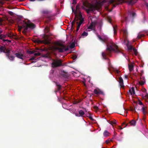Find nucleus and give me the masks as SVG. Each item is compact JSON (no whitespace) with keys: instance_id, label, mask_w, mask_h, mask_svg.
Wrapping results in <instances>:
<instances>
[{"instance_id":"f257e3e1","label":"nucleus","mask_w":148,"mask_h":148,"mask_svg":"<svg viewBox=\"0 0 148 148\" xmlns=\"http://www.w3.org/2000/svg\"><path fill=\"white\" fill-rule=\"evenodd\" d=\"M97 37L100 41L106 44L107 47L106 49L107 50L109 51L110 52L112 51L115 53H122L118 49V46L114 43L112 42L108 43V37L104 36L102 38L99 35H97Z\"/></svg>"},{"instance_id":"f03ea898","label":"nucleus","mask_w":148,"mask_h":148,"mask_svg":"<svg viewBox=\"0 0 148 148\" xmlns=\"http://www.w3.org/2000/svg\"><path fill=\"white\" fill-rule=\"evenodd\" d=\"M76 11L75 12V17L71 23V28L74 29L73 25L76 21V23L77 24V29L76 32H77L79 29L81 25L84 21V18L81 12H79V13L78 16L76 14Z\"/></svg>"},{"instance_id":"7ed1b4c3","label":"nucleus","mask_w":148,"mask_h":148,"mask_svg":"<svg viewBox=\"0 0 148 148\" xmlns=\"http://www.w3.org/2000/svg\"><path fill=\"white\" fill-rule=\"evenodd\" d=\"M125 3L129 5H133L135 2L134 0H109L108 3L112 4L113 8L116 7L117 5Z\"/></svg>"},{"instance_id":"20e7f679","label":"nucleus","mask_w":148,"mask_h":148,"mask_svg":"<svg viewBox=\"0 0 148 148\" xmlns=\"http://www.w3.org/2000/svg\"><path fill=\"white\" fill-rule=\"evenodd\" d=\"M28 23H27L26 21H23L21 23L22 26H18V31H20L23 27L24 28V30L22 31L23 33H25L27 31L28 28L31 29H33L35 28V25L33 23H30V21H28Z\"/></svg>"},{"instance_id":"39448f33","label":"nucleus","mask_w":148,"mask_h":148,"mask_svg":"<svg viewBox=\"0 0 148 148\" xmlns=\"http://www.w3.org/2000/svg\"><path fill=\"white\" fill-rule=\"evenodd\" d=\"M54 49L58 51L59 53H63L68 51L69 49L68 46H66L59 42H57L56 45L53 47Z\"/></svg>"},{"instance_id":"423d86ee","label":"nucleus","mask_w":148,"mask_h":148,"mask_svg":"<svg viewBox=\"0 0 148 148\" xmlns=\"http://www.w3.org/2000/svg\"><path fill=\"white\" fill-rule=\"evenodd\" d=\"M51 63V67L54 68L62 66V60L59 59H52Z\"/></svg>"},{"instance_id":"0eeeda50","label":"nucleus","mask_w":148,"mask_h":148,"mask_svg":"<svg viewBox=\"0 0 148 148\" xmlns=\"http://www.w3.org/2000/svg\"><path fill=\"white\" fill-rule=\"evenodd\" d=\"M51 13V11L47 9H43L40 11V14L41 15V18L43 19Z\"/></svg>"},{"instance_id":"6e6552de","label":"nucleus","mask_w":148,"mask_h":148,"mask_svg":"<svg viewBox=\"0 0 148 148\" xmlns=\"http://www.w3.org/2000/svg\"><path fill=\"white\" fill-rule=\"evenodd\" d=\"M34 42L38 44L44 43L45 44H49L50 43L49 41L45 39L44 40H41L39 39L35 40Z\"/></svg>"},{"instance_id":"1a4fd4ad","label":"nucleus","mask_w":148,"mask_h":148,"mask_svg":"<svg viewBox=\"0 0 148 148\" xmlns=\"http://www.w3.org/2000/svg\"><path fill=\"white\" fill-rule=\"evenodd\" d=\"M97 7L96 6H92L89 9H85L87 13H89L90 11L93 12L94 11L97 9Z\"/></svg>"},{"instance_id":"9d476101","label":"nucleus","mask_w":148,"mask_h":148,"mask_svg":"<svg viewBox=\"0 0 148 148\" xmlns=\"http://www.w3.org/2000/svg\"><path fill=\"white\" fill-rule=\"evenodd\" d=\"M60 74L61 76L65 78H68L69 77L68 73L64 71H61Z\"/></svg>"},{"instance_id":"9b49d317","label":"nucleus","mask_w":148,"mask_h":148,"mask_svg":"<svg viewBox=\"0 0 148 148\" xmlns=\"http://www.w3.org/2000/svg\"><path fill=\"white\" fill-rule=\"evenodd\" d=\"M123 36L124 37V42H125L126 41H127V37L128 35V32L126 29H124L123 30Z\"/></svg>"},{"instance_id":"f8f14e48","label":"nucleus","mask_w":148,"mask_h":148,"mask_svg":"<svg viewBox=\"0 0 148 148\" xmlns=\"http://www.w3.org/2000/svg\"><path fill=\"white\" fill-rule=\"evenodd\" d=\"M53 15H47L45 18H46L48 19L47 21H45V22L48 23L49 21L53 19Z\"/></svg>"},{"instance_id":"ddd939ff","label":"nucleus","mask_w":148,"mask_h":148,"mask_svg":"<svg viewBox=\"0 0 148 148\" xmlns=\"http://www.w3.org/2000/svg\"><path fill=\"white\" fill-rule=\"evenodd\" d=\"M145 82V78L144 77H140V81L139 82V84L141 85H144Z\"/></svg>"},{"instance_id":"4468645a","label":"nucleus","mask_w":148,"mask_h":148,"mask_svg":"<svg viewBox=\"0 0 148 148\" xmlns=\"http://www.w3.org/2000/svg\"><path fill=\"white\" fill-rule=\"evenodd\" d=\"M127 42L126 43V45L127 47V49L129 51H131L132 50L133 48L132 45H129V42L128 40L127 41Z\"/></svg>"},{"instance_id":"2eb2a0df","label":"nucleus","mask_w":148,"mask_h":148,"mask_svg":"<svg viewBox=\"0 0 148 148\" xmlns=\"http://www.w3.org/2000/svg\"><path fill=\"white\" fill-rule=\"evenodd\" d=\"M94 93L97 95H98L99 94H103V92L99 90H97V89H95L94 90Z\"/></svg>"},{"instance_id":"dca6fc26","label":"nucleus","mask_w":148,"mask_h":148,"mask_svg":"<svg viewBox=\"0 0 148 148\" xmlns=\"http://www.w3.org/2000/svg\"><path fill=\"white\" fill-rule=\"evenodd\" d=\"M119 83L121 87H124L123 85V80L121 77H120L119 78Z\"/></svg>"},{"instance_id":"f3484780","label":"nucleus","mask_w":148,"mask_h":148,"mask_svg":"<svg viewBox=\"0 0 148 148\" xmlns=\"http://www.w3.org/2000/svg\"><path fill=\"white\" fill-rule=\"evenodd\" d=\"M6 55L7 58L10 60L12 61L14 60L15 57L14 56H10V54L8 53L7 54H6Z\"/></svg>"},{"instance_id":"a211bd4d","label":"nucleus","mask_w":148,"mask_h":148,"mask_svg":"<svg viewBox=\"0 0 148 148\" xmlns=\"http://www.w3.org/2000/svg\"><path fill=\"white\" fill-rule=\"evenodd\" d=\"M15 55L16 57L18 58L21 59H23V55L22 54L19 53H16L15 54Z\"/></svg>"},{"instance_id":"6ab92c4d","label":"nucleus","mask_w":148,"mask_h":148,"mask_svg":"<svg viewBox=\"0 0 148 148\" xmlns=\"http://www.w3.org/2000/svg\"><path fill=\"white\" fill-rule=\"evenodd\" d=\"M110 133L106 130H105L103 133V136L106 137H107L110 136Z\"/></svg>"},{"instance_id":"aec40b11","label":"nucleus","mask_w":148,"mask_h":148,"mask_svg":"<svg viewBox=\"0 0 148 148\" xmlns=\"http://www.w3.org/2000/svg\"><path fill=\"white\" fill-rule=\"evenodd\" d=\"M72 12H74V13L75 14V12L76 11V14L77 15V16H78V15H77V10L79 9H80V6L79 5H77V6H76V10L75 11L74 10V9H73V8H72Z\"/></svg>"},{"instance_id":"412c9836","label":"nucleus","mask_w":148,"mask_h":148,"mask_svg":"<svg viewBox=\"0 0 148 148\" xmlns=\"http://www.w3.org/2000/svg\"><path fill=\"white\" fill-rule=\"evenodd\" d=\"M129 92L131 95H134L135 94L134 88V87H132L131 89H130Z\"/></svg>"},{"instance_id":"4be33fe9","label":"nucleus","mask_w":148,"mask_h":148,"mask_svg":"<svg viewBox=\"0 0 148 148\" xmlns=\"http://www.w3.org/2000/svg\"><path fill=\"white\" fill-rule=\"evenodd\" d=\"M6 49V48L5 47L2 46H0V51L1 52H5V50Z\"/></svg>"},{"instance_id":"5701e85b","label":"nucleus","mask_w":148,"mask_h":148,"mask_svg":"<svg viewBox=\"0 0 148 148\" xmlns=\"http://www.w3.org/2000/svg\"><path fill=\"white\" fill-rule=\"evenodd\" d=\"M129 123L130 124V125L134 126L136 125V121L133 119L130 121Z\"/></svg>"},{"instance_id":"b1692460","label":"nucleus","mask_w":148,"mask_h":148,"mask_svg":"<svg viewBox=\"0 0 148 148\" xmlns=\"http://www.w3.org/2000/svg\"><path fill=\"white\" fill-rule=\"evenodd\" d=\"M56 85L57 87V90H55V92H57V91H59L61 88V86L60 84H58L57 83H56Z\"/></svg>"},{"instance_id":"393cba45","label":"nucleus","mask_w":148,"mask_h":148,"mask_svg":"<svg viewBox=\"0 0 148 148\" xmlns=\"http://www.w3.org/2000/svg\"><path fill=\"white\" fill-rule=\"evenodd\" d=\"M8 36L10 37L11 39L13 38L15 36V35H14L13 33H9L8 34Z\"/></svg>"},{"instance_id":"a878e982","label":"nucleus","mask_w":148,"mask_h":148,"mask_svg":"<svg viewBox=\"0 0 148 148\" xmlns=\"http://www.w3.org/2000/svg\"><path fill=\"white\" fill-rule=\"evenodd\" d=\"M128 67L130 71L131 72L133 70L134 68V66L132 64L130 65L128 64Z\"/></svg>"},{"instance_id":"bb28decb","label":"nucleus","mask_w":148,"mask_h":148,"mask_svg":"<svg viewBox=\"0 0 148 148\" xmlns=\"http://www.w3.org/2000/svg\"><path fill=\"white\" fill-rule=\"evenodd\" d=\"M79 113L80 116H82L84 114V112L82 110H80L79 111Z\"/></svg>"},{"instance_id":"cd10ccee","label":"nucleus","mask_w":148,"mask_h":148,"mask_svg":"<svg viewBox=\"0 0 148 148\" xmlns=\"http://www.w3.org/2000/svg\"><path fill=\"white\" fill-rule=\"evenodd\" d=\"M113 28L114 30V35H115L116 34V28H117V26H113Z\"/></svg>"},{"instance_id":"c85d7f7f","label":"nucleus","mask_w":148,"mask_h":148,"mask_svg":"<svg viewBox=\"0 0 148 148\" xmlns=\"http://www.w3.org/2000/svg\"><path fill=\"white\" fill-rule=\"evenodd\" d=\"M97 23V22L96 21H92L91 23V24L94 26V27H95Z\"/></svg>"},{"instance_id":"c756f323","label":"nucleus","mask_w":148,"mask_h":148,"mask_svg":"<svg viewBox=\"0 0 148 148\" xmlns=\"http://www.w3.org/2000/svg\"><path fill=\"white\" fill-rule=\"evenodd\" d=\"M129 14L130 15L132 16L133 17H134L136 16V14L134 12H129Z\"/></svg>"},{"instance_id":"7c9ffc66","label":"nucleus","mask_w":148,"mask_h":148,"mask_svg":"<svg viewBox=\"0 0 148 148\" xmlns=\"http://www.w3.org/2000/svg\"><path fill=\"white\" fill-rule=\"evenodd\" d=\"M142 110L144 114L145 115L147 113V112L145 110V108L144 107H142Z\"/></svg>"},{"instance_id":"2f4dec72","label":"nucleus","mask_w":148,"mask_h":148,"mask_svg":"<svg viewBox=\"0 0 148 148\" xmlns=\"http://www.w3.org/2000/svg\"><path fill=\"white\" fill-rule=\"evenodd\" d=\"M35 52V51L34 50L32 51H27V53L30 55L32 54Z\"/></svg>"},{"instance_id":"473e14b6","label":"nucleus","mask_w":148,"mask_h":148,"mask_svg":"<svg viewBox=\"0 0 148 148\" xmlns=\"http://www.w3.org/2000/svg\"><path fill=\"white\" fill-rule=\"evenodd\" d=\"M11 50V49H7L6 48V49L5 50V52H4V53H6V54H7L8 53L10 54V52Z\"/></svg>"},{"instance_id":"72a5a7b5","label":"nucleus","mask_w":148,"mask_h":148,"mask_svg":"<svg viewBox=\"0 0 148 148\" xmlns=\"http://www.w3.org/2000/svg\"><path fill=\"white\" fill-rule=\"evenodd\" d=\"M144 36L145 35L143 34H138L137 36V38L138 39H140L141 38L144 37Z\"/></svg>"},{"instance_id":"f704fd0d","label":"nucleus","mask_w":148,"mask_h":148,"mask_svg":"<svg viewBox=\"0 0 148 148\" xmlns=\"http://www.w3.org/2000/svg\"><path fill=\"white\" fill-rule=\"evenodd\" d=\"M88 34L87 32H84L82 34V36H86Z\"/></svg>"},{"instance_id":"c9c22d12","label":"nucleus","mask_w":148,"mask_h":148,"mask_svg":"<svg viewBox=\"0 0 148 148\" xmlns=\"http://www.w3.org/2000/svg\"><path fill=\"white\" fill-rule=\"evenodd\" d=\"M132 50L134 52V54L136 55H137V50L134 48L132 49Z\"/></svg>"},{"instance_id":"e433bc0d","label":"nucleus","mask_w":148,"mask_h":148,"mask_svg":"<svg viewBox=\"0 0 148 148\" xmlns=\"http://www.w3.org/2000/svg\"><path fill=\"white\" fill-rule=\"evenodd\" d=\"M45 32L47 33H48L49 32V28L48 26H46L45 29Z\"/></svg>"},{"instance_id":"4c0bfd02","label":"nucleus","mask_w":148,"mask_h":148,"mask_svg":"<svg viewBox=\"0 0 148 148\" xmlns=\"http://www.w3.org/2000/svg\"><path fill=\"white\" fill-rule=\"evenodd\" d=\"M102 56L104 59H106V54L102 52Z\"/></svg>"},{"instance_id":"58836bf2","label":"nucleus","mask_w":148,"mask_h":148,"mask_svg":"<svg viewBox=\"0 0 148 148\" xmlns=\"http://www.w3.org/2000/svg\"><path fill=\"white\" fill-rule=\"evenodd\" d=\"M109 123L111 124L112 125H113L114 124H116V123L115 122V121H109Z\"/></svg>"},{"instance_id":"ea45409f","label":"nucleus","mask_w":148,"mask_h":148,"mask_svg":"<svg viewBox=\"0 0 148 148\" xmlns=\"http://www.w3.org/2000/svg\"><path fill=\"white\" fill-rule=\"evenodd\" d=\"M138 106V105H136L135 106V107L134 108H130L131 110L132 111H134V110H135V108H136V109L137 108Z\"/></svg>"},{"instance_id":"a19ab883","label":"nucleus","mask_w":148,"mask_h":148,"mask_svg":"<svg viewBox=\"0 0 148 148\" xmlns=\"http://www.w3.org/2000/svg\"><path fill=\"white\" fill-rule=\"evenodd\" d=\"M34 56H35V57H36V56H40L41 55V53H40L38 52L37 53H35L34 54Z\"/></svg>"},{"instance_id":"79ce46f5","label":"nucleus","mask_w":148,"mask_h":148,"mask_svg":"<svg viewBox=\"0 0 148 148\" xmlns=\"http://www.w3.org/2000/svg\"><path fill=\"white\" fill-rule=\"evenodd\" d=\"M94 27V26L90 23V26L88 27V28L90 29H92Z\"/></svg>"},{"instance_id":"37998d69","label":"nucleus","mask_w":148,"mask_h":148,"mask_svg":"<svg viewBox=\"0 0 148 148\" xmlns=\"http://www.w3.org/2000/svg\"><path fill=\"white\" fill-rule=\"evenodd\" d=\"M75 47V45L74 43L71 44L70 46V48L71 49Z\"/></svg>"},{"instance_id":"c03bdc74","label":"nucleus","mask_w":148,"mask_h":148,"mask_svg":"<svg viewBox=\"0 0 148 148\" xmlns=\"http://www.w3.org/2000/svg\"><path fill=\"white\" fill-rule=\"evenodd\" d=\"M8 12L9 14L12 16H13L14 15V13L11 11H8Z\"/></svg>"},{"instance_id":"a18cd8bd","label":"nucleus","mask_w":148,"mask_h":148,"mask_svg":"<svg viewBox=\"0 0 148 148\" xmlns=\"http://www.w3.org/2000/svg\"><path fill=\"white\" fill-rule=\"evenodd\" d=\"M5 36H6L5 35L2 36V35L1 36V37L0 38V39L2 40H4V38H5Z\"/></svg>"},{"instance_id":"49530a36","label":"nucleus","mask_w":148,"mask_h":148,"mask_svg":"<svg viewBox=\"0 0 148 148\" xmlns=\"http://www.w3.org/2000/svg\"><path fill=\"white\" fill-rule=\"evenodd\" d=\"M77 3V1L76 0H73L72 1V4L75 5Z\"/></svg>"},{"instance_id":"de8ad7c7","label":"nucleus","mask_w":148,"mask_h":148,"mask_svg":"<svg viewBox=\"0 0 148 148\" xmlns=\"http://www.w3.org/2000/svg\"><path fill=\"white\" fill-rule=\"evenodd\" d=\"M96 110H98L99 108L97 106H94L93 107Z\"/></svg>"},{"instance_id":"09e8293b","label":"nucleus","mask_w":148,"mask_h":148,"mask_svg":"<svg viewBox=\"0 0 148 148\" xmlns=\"http://www.w3.org/2000/svg\"><path fill=\"white\" fill-rule=\"evenodd\" d=\"M3 41L4 42L8 41L10 42H11V40H3Z\"/></svg>"},{"instance_id":"8fccbe9b","label":"nucleus","mask_w":148,"mask_h":148,"mask_svg":"<svg viewBox=\"0 0 148 148\" xmlns=\"http://www.w3.org/2000/svg\"><path fill=\"white\" fill-rule=\"evenodd\" d=\"M35 56H32L29 59V60H34L35 59Z\"/></svg>"},{"instance_id":"3c124183","label":"nucleus","mask_w":148,"mask_h":148,"mask_svg":"<svg viewBox=\"0 0 148 148\" xmlns=\"http://www.w3.org/2000/svg\"><path fill=\"white\" fill-rule=\"evenodd\" d=\"M138 103L140 105H143V103L140 101H138Z\"/></svg>"},{"instance_id":"603ef678","label":"nucleus","mask_w":148,"mask_h":148,"mask_svg":"<svg viewBox=\"0 0 148 148\" xmlns=\"http://www.w3.org/2000/svg\"><path fill=\"white\" fill-rule=\"evenodd\" d=\"M75 116H77V117H79L80 116V114H78V113H75Z\"/></svg>"},{"instance_id":"864d4df0","label":"nucleus","mask_w":148,"mask_h":148,"mask_svg":"<svg viewBox=\"0 0 148 148\" xmlns=\"http://www.w3.org/2000/svg\"><path fill=\"white\" fill-rule=\"evenodd\" d=\"M106 143L107 144H108L110 143V140H107L106 141Z\"/></svg>"},{"instance_id":"5fc2aeb1","label":"nucleus","mask_w":148,"mask_h":148,"mask_svg":"<svg viewBox=\"0 0 148 148\" xmlns=\"http://www.w3.org/2000/svg\"><path fill=\"white\" fill-rule=\"evenodd\" d=\"M3 20L0 17V23H1L3 21Z\"/></svg>"},{"instance_id":"6e6d98bb","label":"nucleus","mask_w":148,"mask_h":148,"mask_svg":"<svg viewBox=\"0 0 148 148\" xmlns=\"http://www.w3.org/2000/svg\"><path fill=\"white\" fill-rule=\"evenodd\" d=\"M108 21L110 23H111V21H112V20L110 19H109L108 20Z\"/></svg>"},{"instance_id":"4d7b16f0","label":"nucleus","mask_w":148,"mask_h":148,"mask_svg":"<svg viewBox=\"0 0 148 148\" xmlns=\"http://www.w3.org/2000/svg\"><path fill=\"white\" fill-rule=\"evenodd\" d=\"M90 119L91 120H94L93 119L92 117L91 116H90L89 117Z\"/></svg>"},{"instance_id":"13d9d810","label":"nucleus","mask_w":148,"mask_h":148,"mask_svg":"<svg viewBox=\"0 0 148 148\" xmlns=\"http://www.w3.org/2000/svg\"><path fill=\"white\" fill-rule=\"evenodd\" d=\"M118 129H120V130H121L122 129H123V128H122L121 127V126H119L118 127Z\"/></svg>"},{"instance_id":"bf43d9fd","label":"nucleus","mask_w":148,"mask_h":148,"mask_svg":"<svg viewBox=\"0 0 148 148\" xmlns=\"http://www.w3.org/2000/svg\"><path fill=\"white\" fill-rule=\"evenodd\" d=\"M126 124V125L125 126V127H126L127 125V124L126 123L124 122V123H123V124Z\"/></svg>"},{"instance_id":"052dcab7","label":"nucleus","mask_w":148,"mask_h":148,"mask_svg":"<svg viewBox=\"0 0 148 148\" xmlns=\"http://www.w3.org/2000/svg\"><path fill=\"white\" fill-rule=\"evenodd\" d=\"M125 78L127 79L128 78V76L127 75H125Z\"/></svg>"},{"instance_id":"680f3d73","label":"nucleus","mask_w":148,"mask_h":148,"mask_svg":"<svg viewBox=\"0 0 148 148\" xmlns=\"http://www.w3.org/2000/svg\"><path fill=\"white\" fill-rule=\"evenodd\" d=\"M142 75H143V73H140V75L141 77H142Z\"/></svg>"},{"instance_id":"e2e57ef3","label":"nucleus","mask_w":148,"mask_h":148,"mask_svg":"<svg viewBox=\"0 0 148 148\" xmlns=\"http://www.w3.org/2000/svg\"><path fill=\"white\" fill-rule=\"evenodd\" d=\"M119 72H119V71H118V70H117V71H116V73H117L119 74Z\"/></svg>"},{"instance_id":"0e129e2a","label":"nucleus","mask_w":148,"mask_h":148,"mask_svg":"<svg viewBox=\"0 0 148 148\" xmlns=\"http://www.w3.org/2000/svg\"><path fill=\"white\" fill-rule=\"evenodd\" d=\"M141 73H142L143 74V73L144 71L143 70H141Z\"/></svg>"},{"instance_id":"69168bd1","label":"nucleus","mask_w":148,"mask_h":148,"mask_svg":"<svg viewBox=\"0 0 148 148\" xmlns=\"http://www.w3.org/2000/svg\"><path fill=\"white\" fill-rule=\"evenodd\" d=\"M84 85L85 86L86 85V84H85V82H84Z\"/></svg>"},{"instance_id":"338daca9","label":"nucleus","mask_w":148,"mask_h":148,"mask_svg":"<svg viewBox=\"0 0 148 148\" xmlns=\"http://www.w3.org/2000/svg\"><path fill=\"white\" fill-rule=\"evenodd\" d=\"M2 35V34H0V38L1 37V36Z\"/></svg>"},{"instance_id":"774afa93","label":"nucleus","mask_w":148,"mask_h":148,"mask_svg":"<svg viewBox=\"0 0 148 148\" xmlns=\"http://www.w3.org/2000/svg\"><path fill=\"white\" fill-rule=\"evenodd\" d=\"M84 8V7H83V6H82V8Z\"/></svg>"}]
</instances>
